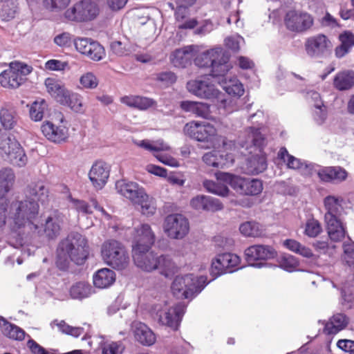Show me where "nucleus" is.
Listing matches in <instances>:
<instances>
[{"label":"nucleus","mask_w":354,"mask_h":354,"mask_svg":"<svg viewBox=\"0 0 354 354\" xmlns=\"http://www.w3.org/2000/svg\"><path fill=\"white\" fill-rule=\"evenodd\" d=\"M263 119V113L257 111L250 116L249 120L252 124L257 123V127H250L247 131V138L245 141L240 143L241 149L248 151V153H252V149L258 151L259 153L252 156L247 160V169L249 173L258 174L263 172L267 168V161L266 156L261 153V149L266 144L264 136L260 131L261 127L259 124L262 123Z\"/></svg>","instance_id":"nucleus-1"},{"label":"nucleus","mask_w":354,"mask_h":354,"mask_svg":"<svg viewBox=\"0 0 354 354\" xmlns=\"http://www.w3.org/2000/svg\"><path fill=\"white\" fill-rule=\"evenodd\" d=\"M57 252V265L61 270L66 269L70 261L82 265L89 254L88 241L81 234L71 232L59 243Z\"/></svg>","instance_id":"nucleus-2"},{"label":"nucleus","mask_w":354,"mask_h":354,"mask_svg":"<svg viewBox=\"0 0 354 354\" xmlns=\"http://www.w3.org/2000/svg\"><path fill=\"white\" fill-rule=\"evenodd\" d=\"M187 88L189 92L198 97L215 103L219 111H224L223 113H231L239 109V107L235 105L236 102L231 99H227L225 95L217 89L207 77L189 81Z\"/></svg>","instance_id":"nucleus-3"},{"label":"nucleus","mask_w":354,"mask_h":354,"mask_svg":"<svg viewBox=\"0 0 354 354\" xmlns=\"http://www.w3.org/2000/svg\"><path fill=\"white\" fill-rule=\"evenodd\" d=\"M39 205L34 199L16 201L10 205L9 214L15 230L23 229L24 233L36 232L38 230Z\"/></svg>","instance_id":"nucleus-4"},{"label":"nucleus","mask_w":354,"mask_h":354,"mask_svg":"<svg viewBox=\"0 0 354 354\" xmlns=\"http://www.w3.org/2000/svg\"><path fill=\"white\" fill-rule=\"evenodd\" d=\"M207 283L206 277L188 274L176 276L171 283V290L174 296L178 299H193Z\"/></svg>","instance_id":"nucleus-5"},{"label":"nucleus","mask_w":354,"mask_h":354,"mask_svg":"<svg viewBox=\"0 0 354 354\" xmlns=\"http://www.w3.org/2000/svg\"><path fill=\"white\" fill-rule=\"evenodd\" d=\"M101 255L104 263L115 270H122L129 266V257L124 246L115 239L102 243Z\"/></svg>","instance_id":"nucleus-6"},{"label":"nucleus","mask_w":354,"mask_h":354,"mask_svg":"<svg viewBox=\"0 0 354 354\" xmlns=\"http://www.w3.org/2000/svg\"><path fill=\"white\" fill-rule=\"evenodd\" d=\"M216 178L227 183L234 191L242 195L255 196L263 190V183L259 179L244 178L221 171L216 173Z\"/></svg>","instance_id":"nucleus-7"},{"label":"nucleus","mask_w":354,"mask_h":354,"mask_svg":"<svg viewBox=\"0 0 354 354\" xmlns=\"http://www.w3.org/2000/svg\"><path fill=\"white\" fill-rule=\"evenodd\" d=\"M0 156L15 167H24L28 162L25 150L18 140L11 136L0 142Z\"/></svg>","instance_id":"nucleus-8"},{"label":"nucleus","mask_w":354,"mask_h":354,"mask_svg":"<svg viewBox=\"0 0 354 354\" xmlns=\"http://www.w3.org/2000/svg\"><path fill=\"white\" fill-rule=\"evenodd\" d=\"M32 68L21 62H15L10 64L9 68L0 74V84L3 87L17 88L26 80Z\"/></svg>","instance_id":"nucleus-9"},{"label":"nucleus","mask_w":354,"mask_h":354,"mask_svg":"<svg viewBox=\"0 0 354 354\" xmlns=\"http://www.w3.org/2000/svg\"><path fill=\"white\" fill-rule=\"evenodd\" d=\"M163 229L169 238L181 239L188 234L189 223L183 215L172 214L165 218Z\"/></svg>","instance_id":"nucleus-10"},{"label":"nucleus","mask_w":354,"mask_h":354,"mask_svg":"<svg viewBox=\"0 0 354 354\" xmlns=\"http://www.w3.org/2000/svg\"><path fill=\"white\" fill-rule=\"evenodd\" d=\"M241 259L233 253L226 252L218 254L212 261L210 273L216 278L227 272H233L240 268Z\"/></svg>","instance_id":"nucleus-11"},{"label":"nucleus","mask_w":354,"mask_h":354,"mask_svg":"<svg viewBox=\"0 0 354 354\" xmlns=\"http://www.w3.org/2000/svg\"><path fill=\"white\" fill-rule=\"evenodd\" d=\"M184 133L198 142H209L216 136L215 127L206 122L191 121L183 128Z\"/></svg>","instance_id":"nucleus-12"},{"label":"nucleus","mask_w":354,"mask_h":354,"mask_svg":"<svg viewBox=\"0 0 354 354\" xmlns=\"http://www.w3.org/2000/svg\"><path fill=\"white\" fill-rule=\"evenodd\" d=\"M99 13L97 5L89 1H82L65 12V17L71 21H87L95 19Z\"/></svg>","instance_id":"nucleus-13"},{"label":"nucleus","mask_w":354,"mask_h":354,"mask_svg":"<svg viewBox=\"0 0 354 354\" xmlns=\"http://www.w3.org/2000/svg\"><path fill=\"white\" fill-rule=\"evenodd\" d=\"M156 236L151 226L147 223H142L136 227L132 238V252L135 250H149L153 245Z\"/></svg>","instance_id":"nucleus-14"},{"label":"nucleus","mask_w":354,"mask_h":354,"mask_svg":"<svg viewBox=\"0 0 354 354\" xmlns=\"http://www.w3.org/2000/svg\"><path fill=\"white\" fill-rule=\"evenodd\" d=\"M284 23L289 30L302 32L313 26V19L306 12L292 10L286 13Z\"/></svg>","instance_id":"nucleus-15"},{"label":"nucleus","mask_w":354,"mask_h":354,"mask_svg":"<svg viewBox=\"0 0 354 354\" xmlns=\"http://www.w3.org/2000/svg\"><path fill=\"white\" fill-rule=\"evenodd\" d=\"M74 44L79 53L93 61H100L106 55L104 47L91 39L78 38L74 41Z\"/></svg>","instance_id":"nucleus-16"},{"label":"nucleus","mask_w":354,"mask_h":354,"mask_svg":"<svg viewBox=\"0 0 354 354\" xmlns=\"http://www.w3.org/2000/svg\"><path fill=\"white\" fill-rule=\"evenodd\" d=\"M274 254V250L267 245H254L245 250L246 261L250 266L257 268H262L266 266L267 263L261 261L255 263V261L273 258Z\"/></svg>","instance_id":"nucleus-17"},{"label":"nucleus","mask_w":354,"mask_h":354,"mask_svg":"<svg viewBox=\"0 0 354 354\" xmlns=\"http://www.w3.org/2000/svg\"><path fill=\"white\" fill-rule=\"evenodd\" d=\"M331 43L326 36L319 34L309 37L305 43V50L310 57H321L330 50Z\"/></svg>","instance_id":"nucleus-18"},{"label":"nucleus","mask_w":354,"mask_h":354,"mask_svg":"<svg viewBox=\"0 0 354 354\" xmlns=\"http://www.w3.org/2000/svg\"><path fill=\"white\" fill-rule=\"evenodd\" d=\"M41 130L45 138L54 143L64 142L69 137L68 129L63 124L62 119L58 124L50 121L44 122L41 127Z\"/></svg>","instance_id":"nucleus-19"},{"label":"nucleus","mask_w":354,"mask_h":354,"mask_svg":"<svg viewBox=\"0 0 354 354\" xmlns=\"http://www.w3.org/2000/svg\"><path fill=\"white\" fill-rule=\"evenodd\" d=\"M185 308L186 306L183 302H179L160 313L158 315L159 322L174 330H177L185 312Z\"/></svg>","instance_id":"nucleus-20"},{"label":"nucleus","mask_w":354,"mask_h":354,"mask_svg":"<svg viewBox=\"0 0 354 354\" xmlns=\"http://www.w3.org/2000/svg\"><path fill=\"white\" fill-rule=\"evenodd\" d=\"M117 192L136 205L142 196L145 193L143 187L134 182H127L124 180H118L115 184Z\"/></svg>","instance_id":"nucleus-21"},{"label":"nucleus","mask_w":354,"mask_h":354,"mask_svg":"<svg viewBox=\"0 0 354 354\" xmlns=\"http://www.w3.org/2000/svg\"><path fill=\"white\" fill-rule=\"evenodd\" d=\"M132 257L135 264L142 270L149 272L156 270L158 255L153 252L136 249Z\"/></svg>","instance_id":"nucleus-22"},{"label":"nucleus","mask_w":354,"mask_h":354,"mask_svg":"<svg viewBox=\"0 0 354 354\" xmlns=\"http://www.w3.org/2000/svg\"><path fill=\"white\" fill-rule=\"evenodd\" d=\"M190 206L198 211L217 212L223 208V205L218 198L205 196L197 195L190 201Z\"/></svg>","instance_id":"nucleus-23"},{"label":"nucleus","mask_w":354,"mask_h":354,"mask_svg":"<svg viewBox=\"0 0 354 354\" xmlns=\"http://www.w3.org/2000/svg\"><path fill=\"white\" fill-rule=\"evenodd\" d=\"M196 47L193 45L176 49L170 55L171 64L178 68H185L189 65L196 55Z\"/></svg>","instance_id":"nucleus-24"},{"label":"nucleus","mask_w":354,"mask_h":354,"mask_svg":"<svg viewBox=\"0 0 354 354\" xmlns=\"http://www.w3.org/2000/svg\"><path fill=\"white\" fill-rule=\"evenodd\" d=\"M64 215L58 210H54L47 216L44 225V232L49 239L57 238L61 232Z\"/></svg>","instance_id":"nucleus-25"},{"label":"nucleus","mask_w":354,"mask_h":354,"mask_svg":"<svg viewBox=\"0 0 354 354\" xmlns=\"http://www.w3.org/2000/svg\"><path fill=\"white\" fill-rule=\"evenodd\" d=\"M20 121L17 109L12 106L6 104L0 109V123L6 131L15 129Z\"/></svg>","instance_id":"nucleus-26"},{"label":"nucleus","mask_w":354,"mask_h":354,"mask_svg":"<svg viewBox=\"0 0 354 354\" xmlns=\"http://www.w3.org/2000/svg\"><path fill=\"white\" fill-rule=\"evenodd\" d=\"M211 67V75L225 78V75L232 68L229 62L230 56L222 48H219Z\"/></svg>","instance_id":"nucleus-27"},{"label":"nucleus","mask_w":354,"mask_h":354,"mask_svg":"<svg viewBox=\"0 0 354 354\" xmlns=\"http://www.w3.org/2000/svg\"><path fill=\"white\" fill-rule=\"evenodd\" d=\"M109 176V170L103 162H96L91 167L88 177L96 189H102L106 183Z\"/></svg>","instance_id":"nucleus-28"},{"label":"nucleus","mask_w":354,"mask_h":354,"mask_svg":"<svg viewBox=\"0 0 354 354\" xmlns=\"http://www.w3.org/2000/svg\"><path fill=\"white\" fill-rule=\"evenodd\" d=\"M348 177V172L339 166L322 167L319 171V179L326 183H339Z\"/></svg>","instance_id":"nucleus-29"},{"label":"nucleus","mask_w":354,"mask_h":354,"mask_svg":"<svg viewBox=\"0 0 354 354\" xmlns=\"http://www.w3.org/2000/svg\"><path fill=\"white\" fill-rule=\"evenodd\" d=\"M203 160L208 166L222 168L229 164H233L234 158L232 153L224 155L219 151L213 150L205 153Z\"/></svg>","instance_id":"nucleus-30"},{"label":"nucleus","mask_w":354,"mask_h":354,"mask_svg":"<svg viewBox=\"0 0 354 354\" xmlns=\"http://www.w3.org/2000/svg\"><path fill=\"white\" fill-rule=\"evenodd\" d=\"M342 199L340 197L328 196L324 200L326 210L324 221L340 218L343 211L342 206Z\"/></svg>","instance_id":"nucleus-31"},{"label":"nucleus","mask_w":354,"mask_h":354,"mask_svg":"<svg viewBox=\"0 0 354 354\" xmlns=\"http://www.w3.org/2000/svg\"><path fill=\"white\" fill-rule=\"evenodd\" d=\"M133 333L136 340L143 346H150L156 342L155 334L143 323L135 324Z\"/></svg>","instance_id":"nucleus-32"},{"label":"nucleus","mask_w":354,"mask_h":354,"mask_svg":"<svg viewBox=\"0 0 354 354\" xmlns=\"http://www.w3.org/2000/svg\"><path fill=\"white\" fill-rule=\"evenodd\" d=\"M183 110L187 112H191L197 117L205 119H211L210 106L204 102L194 101H183L180 104Z\"/></svg>","instance_id":"nucleus-33"},{"label":"nucleus","mask_w":354,"mask_h":354,"mask_svg":"<svg viewBox=\"0 0 354 354\" xmlns=\"http://www.w3.org/2000/svg\"><path fill=\"white\" fill-rule=\"evenodd\" d=\"M348 323V318L344 313L333 315L325 324L324 333L327 335H335L343 330Z\"/></svg>","instance_id":"nucleus-34"},{"label":"nucleus","mask_w":354,"mask_h":354,"mask_svg":"<svg viewBox=\"0 0 354 354\" xmlns=\"http://www.w3.org/2000/svg\"><path fill=\"white\" fill-rule=\"evenodd\" d=\"M327 234L333 242H340L346 235V230L340 218L324 221Z\"/></svg>","instance_id":"nucleus-35"},{"label":"nucleus","mask_w":354,"mask_h":354,"mask_svg":"<svg viewBox=\"0 0 354 354\" xmlns=\"http://www.w3.org/2000/svg\"><path fill=\"white\" fill-rule=\"evenodd\" d=\"M93 280L95 287L102 289L106 288L115 281V274L109 268H102L95 273Z\"/></svg>","instance_id":"nucleus-36"},{"label":"nucleus","mask_w":354,"mask_h":354,"mask_svg":"<svg viewBox=\"0 0 354 354\" xmlns=\"http://www.w3.org/2000/svg\"><path fill=\"white\" fill-rule=\"evenodd\" d=\"M156 270L165 276L170 277L174 275L178 270V267L172 259L166 254L158 255Z\"/></svg>","instance_id":"nucleus-37"},{"label":"nucleus","mask_w":354,"mask_h":354,"mask_svg":"<svg viewBox=\"0 0 354 354\" xmlns=\"http://www.w3.org/2000/svg\"><path fill=\"white\" fill-rule=\"evenodd\" d=\"M120 102L129 107L140 110H146L156 104L153 99L139 95L124 96L120 98Z\"/></svg>","instance_id":"nucleus-38"},{"label":"nucleus","mask_w":354,"mask_h":354,"mask_svg":"<svg viewBox=\"0 0 354 354\" xmlns=\"http://www.w3.org/2000/svg\"><path fill=\"white\" fill-rule=\"evenodd\" d=\"M333 85L339 91H346L354 86V71L347 70L339 72L333 80Z\"/></svg>","instance_id":"nucleus-39"},{"label":"nucleus","mask_w":354,"mask_h":354,"mask_svg":"<svg viewBox=\"0 0 354 354\" xmlns=\"http://www.w3.org/2000/svg\"><path fill=\"white\" fill-rule=\"evenodd\" d=\"M218 83L230 95L239 97L244 93L243 85L236 77H225L221 79Z\"/></svg>","instance_id":"nucleus-40"},{"label":"nucleus","mask_w":354,"mask_h":354,"mask_svg":"<svg viewBox=\"0 0 354 354\" xmlns=\"http://www.w3.org/2000/svg\"><path fill=\"white\" fill-rule=\"evenodd\" d=\"M93 293L92 286L87 282L78 281L73 283L69 290L72 299L82 300L88 298Z\"/></svg>","instance_id":"nucleus-41"},{"label":"nucleus","mask_w":354,"mask_h":354,"mask_svg":"<svg viewBox=\"0 0 354 354\" xmlns=\"http://www.w3.org/2000/svg\"><path fill=\"white\" fill-rule=\"evenodd\" d=\"M15 174L10 168H3L0 170V198L6 196L10 190L15 181Z\"/></svg>","instance_id":"nucleus-42"},{"label":"nucleus","mask_w":354,"mask_h":354,"mask_svg":"<svg viewBox=\"0 0 354 354\" xmlns=\"http://www.w3.org/2000/svg\"><path fill=\"white\" fill-rule=\"evenodd\" d=\"M59 104L67 106L77 113H83L82 98L80 95L67 91L64 97L59 99Z\"/></svg>","instance_id":"nucleus-43"},{"label":"nucleus","mask_w":354,"mask_h":354,"mask_svg":"<svg viewBox=\"0 0 354 354\" xmlns=\"http://www.w3.org/2000/svg\"><path fill=\"white\" fill-rule=\"evenodd\" d=\"M45 86L48 93L58 102L68 91L57 80L52 77L46 79Z\"/></svg>","instance_id":"nucleus-44"},{"label":"nucleus","mask_w":354,"mask_h":354,"mask_svg":"<svg viewBox=\"0 0 354 354\" xmlns=\"http://www.w3.org/2000/svg\"><path fill=\"white\" fill-rule=\"evenodd\" d=\"M216 180H218L217 182H214L210 180H205L203 183V185L205 189L209 193L222 197L228 196L230 189L226 185L227 183L219 180L217 178Z\"/></svg>","instance_id":"nucleus-45"},{"label":"nucleus","mask_w":354,"mask_h":354,"mask_svg":"<svg viewBox=\"0 0 354 354\" xmlns=\"http://www.w3.org/2000/svg\"><path fill=\"white\" fill-rule=\"evenodd\" d=\"M239 230L243 236L248 237H259L265 233L263 227L255 221L243 223L239 227Z\"/></svg>","instance_id":"nucleus-46"},{"label":"nucleus","mask_w":354,"mask_h":354,"mask_svg":"<svg viewBox=\"0 0 354 354\" xmlns=\"http://www.w3.org/2000/svg\"><path fill=\"white\" fill-rule=\"evenodd\" d=\"M64 191L63 192L67 194L66 199L71 203V207L78 214L87 215L93 213L91 206L86 201L73 198L68 188L64 187Z\"/></svg>","instance_id":"nucleus-47"},{"label":"nucleus","mask_w":354,"mask_h":354,"mask_svg":"<svg viewBox=\"0 0 354 354\" xmlns=\"http://www.w3.org/2000/svg\"><path fill=\"white\" fill-rule=\"evenodd\" d=\"M136 205L140 206V212L145 216H153L156 212V200L153 197L149 196L146 192Z\"/></svg>","instance_id":"nucleus-48"},{"label":"nucleus","mask_w":354,"mask_h":354,"mask_svg":"<svg viewBox=\"0 0 354 354\" xmlns=\"http://www.w3.org/2000/svg\"><path fill=\"white\" fill-rule=\"evenodd\" d=\"M283 245L292 252L304 257L311 258L313 257V253L309 248L302 245L296 240L286 239L283 241Z\"/></svg>","instance_id":"nucleus-49"},{"label":"nucleus","mask_w":354,"mask_h":354,"mask_svg":"<svg viewBox=\"0 0 354 354\" xmlns=\"http://www.w3.org/2000/svg\"><path fill=\"white\" fill-rule=\"evenodd\" d=\"M277 263L279 268L288 272L297 270V268L299 265V261L297 258L289 254H284L279 257Z\"/></svg>","instance_id":"nucleus-50"},{"label":"nucleus","mask_w":354,"mask_h":354,"mask_svg":"<svg viewBox=\"0 0 354 354\" xmlns=\"http://www.w3.org/2000/svg\"><path fill=\"white\" fill-rule=\"evenodd\" d=\"M220 47L208 50L194 58V64L199 68L212 67Z\"/></svg>","instance_id":"nucleus-51"},{"label":"nucleus","mask_w":354,"mask_h":354,"mask_svg":"<svg viewBox=\"0 0 354 354\" xmlns=\"http://www.w3.org/2000/svg\"><path fill=\"white\" fill-rule=\"evenodd\" d=\"M278 158L286 162L288 169L297 170L299 171L303 160L295 158L288 153V150L285 147H281L278 153Z\"/></svg>","instance_id":"nucleus-52"},{"label":"nucleus","mask_w":354,"mask_h":354,"mask_svg":"<svg viewBox=\"0 0 354 354\" xmlns=\"http://www.w3.org/2000/svg\"><path fill=\"white\" fill-rule=\"evenodd\" d=\"M30 197H32L35 201L44 203L48 197V190L42 182H38L29 187L28 191Z\"/></svg>","instance_id":"nucleus-53"},{"label":"nucleus","mask_w":354,"mask_h":354,"mask_svg":"<svg viewBox=\"0 0 354 354\" xmlns=\"http://www.w3.org/2000/svg\"><path fill=\"white\" fill-rule=\"evenodd\" d=\"M1 333L7 337L18 341L23 340L26 334L25 331L22 328L9 322H7L4 328L2 329Z\"/></svg>","instance_id":"nucleus-54"},{"label":"nucleus","mask_w":354,"mask_h":354,"mask_svg":"<svg viewBox=\"0 0 354 354\" xmlns=\"http://www.w3.org/2000/svg\"><path fill=\"white\" fill-rule=\"evenodd\" d=\"M53 325H56L61 333L71 335L74 337H77L84 333L83 328L69 326L64 320L59 322L54 320L51 323V326H53Z\"/></svg>","instance_id":"nucleus-55"},{"label":"nucleus","mask_w":354,"mask_h":354,"mask_svg":"<svg viewBox=\"0 0 354 354\" xmlns=\"http://www.w3.org/2000/svg\"><path fill=\"white\" fill-rule=\"evenodd\" d=\"M46 106L45 100L35 101L30 109V115L32 120L35 121L41 120Z\"/></svg>","instance_id":"nucleus-56"},{"label":"nucleus","mask_w":354,"mask_h":354,"mask_svg":"<svg viewBox=\"0 0 354 354\" xmlns=\"http://www.w3.org/2000/svg\"><path fill=\"white\" fill-rule=\"evenodd\" d=\"M343 259L349 267L354 269V242L349 240L343 244Z\"/></svg>","instance_id":"nucleus-57"},{"label":"nucleus","mask_w":354,"mask_h":354,"mask_svg":"<svg viewBox=\"0 0 354 354\" xmlns=\"http://www.w3.org/2000/svg\"><path fill=\"white\" fill-rule=\"evenodd\" d=\"M322 226L317 220L308 219L306 223L304 233L309 237H316L322 232Z\"/></svg>","instance_id":"nucleus-58"},{"label":"nucleus","mask_w":354,"mask_h":354,"mask_svg":"<svg viewBox=\"0 0 354 354\" xmlns=\"http://www.w3.org/2000/svg\"><path fill=\"white\" fill-rule=\"evenodd\" d=\"M312 114L314 121L317 124H322L327 118V108L324 104L313 105Z\"/></svg>","instance_id":"nucleus-59"},{"label":"nucleus","mask_w":354,"mask_h":354,"mask_svg":"<svg viewBox=\"0 0 354 354\" xmlns=\"http://www.w3.org/2000/svg\"><path fill=\"white\" fill-rule=\"evenodd\" d=\"M322 167L315 163L304 160L299 172L304 176H311L315 174L319 176V171L322 169Z\"/></svg>","instance_id":"nucleus-60"},{"label":"nucleus","mask_w":354,"mask_h":354,"mask_svg":"<svg viewBox=\"0 0 354 354\" xmlns=\"http://www.w3.org/2000/svg\"><path fill=\"white\" fill-rule=\"evenodd\" d=\"M80 84L84 88L93 89L97 86L98 80L92 73H86L81 76Z\"/></svg>","instance_id":"nucleus-61"},{"label":"nucleus","mask_w":354,"mask_h":354,"mask_svg":"<svg viewBox=\"0 0 354 354\" xmlns=\"http://www.w3.org/2000/svg\"><path fill=\"white\" fill-rule=\"evenodd\" d=\"M243 42L244 39L240 35L229 37L225 40L226 46L233 51H238L241 44Z\"/></svg>","instance_id":"nucleus-62"},{"label":"nucleus","mask_w":354,"mask_h":354,"mask_svg":"<svg viewBox=\"0 0 354 354\" xmlns=\"http://www.w3.org/2000/svg\"><path fill=\"white\" fill-rule=\"evenodd\" d=\"M124 347L118 342L105 344L102 348V354H122Z\"/></svg>","instance_id":"nucleus-63"},{"label":"nucleus","mask_w":354,"mask_h":354,"mask_svg":"<svg viewBox=\"0 0 354 354\" xmlns=\"http://www.w3.org/2000/svg\"><path fill=\"white\" fill-rule=\"evenodd\" d=\"M157 80L165 85L169 86L176 82V75L171 71L162 72L157 75Z\"/></svg>","instance_id":"nucleus-64"}]
</instances>
